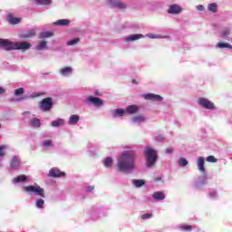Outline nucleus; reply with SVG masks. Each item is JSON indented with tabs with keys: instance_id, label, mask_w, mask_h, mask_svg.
I'll return each instance as SVG.
<instances>
[{
	"instance_id": "79ce46f5",
	"label": "nucleus",
	"mask_w": 232,
	"mask_h": 232,
	"mask_svg": "<svg viewBox=\"0 0 232 232\" xmlns=\"http://www.w3.org/2000/svg\"><path fill=\"white\" fill-rule=\"evenodd\" d=\"M218 160H217V158H215V156H208L207 157V162H218Z\"/></svg>"
},
{
	"instance_id": "2eb2a0df",
	"label": "nucleus",
	"mask_w": 232,
	"mask_h": 232,
	"mask_svg": "<svg viewBox=\"0 0 232 232\" xmlns=\"http://www.w3.org/2000/svg\"><path fill=\"white\" fill-rule=\"evenodd\" d=\"M7 21L10 24H19V23H21V18L14 17L12 14H8Z\"/></svg>"
},
{
	"instance_id": "a18cd8bd",
	"label": "nucleus",
	"mask_w": 232,
	"mask_h": 232,
	"mask_svg": "<svg viewBox=\"0 0 232 232\" xmlns=\"http://www.w3.org/2000/svg\"><path fill=\"white\" fill-rule=\"evenodd\" d=\"M197 10L198 12H204V10H205L204 5H197Z\"/></svg>"
},
{
	"instance_id": "a211bd4d",
	"label": "nucleus",
	"mask_w": 232,
	"mask_h": 232,
	"mask_svg": "<svg viewBox=\"0 0 232 232\" xmlns=\"http://www.w3.org/2000/svg\"><path fill=\"white\" fill-rule=\"evenodd\" d=\"M152 197L155 200H164V198H166V194H164V192L156 191L153 193Z\"/></svg>"
},
{
	"instance_id": "9d476101",
	"label": "nucleus",
	"mask_w": 232,
	"mask_h": 232,
	"mask_svg": "<svg viewBox=\"0 0 232 232\" xmlns=\"http://www.w3.org/2000/svg\"><path fill=\"white\" fill-rule=\"evenodd\" d=\"M86 102H91L94 106H102V104H103V102H102V100H101V98L92 97V96L87 97Z\"/></svg>"
},
{
	"instance_id": "412c9836",
	"label": "nucleus",
	"mask_w": 232,
	"mask_h": 232,
	"mask_svg": "<svg viewBox=\"0 0 232 232\" xmlns=\"http://www.w3.org/2000/svg\"><path fill=\"white\" fill-rule=\"evenodd\" d=\"M26 180H27V178L25 175H20L14 178L13 179V182H14L15 184H19V182H26Z\"/></svg>"
},
{
	"instance_id": "c756f323",
	"label": "nucleus",
	"mask_w": 232,
	"mask_h": 232,
	"mask_svg": "<svg viewBox=\"0 0 232 232\" xmlns=\"http://www.w3.org/2000/svg\"><path fill=\"white\" fill-rule=\"evenodd\" d=\"M43 148L48 149L53 146L52 140H46L42 143Z\"/></svg>"
},
{
	"instance_id": "f03ea898",
	"label": "nucleus",
	"mask_w": 232,
	"mask_h": 232,
	"mask_svg": "<svg viewBox=\"0 0 232 232\" xmlns=\"http://www.w3.org/2000/svg\"><path fill=\"white\" fill-rule=\"evenodd\" d=\"M31 47L32 44L27 42L14 43L8 39L0 38V48L5 50V52H10L12 50H28Z\"/></svg>"
},
{
	"instance_id": "cd10ccee",
	"label": "nucleus",
	"mask_w": 232,
	"mask_h": 232,
	"mask_svg": "<svg viewBox=\"0 0 232 232\" xmlns=\"http://www.w3.org/2000/svg\"><path fill=\"white\" fill-rule=\"evenodd\" d=\"M193 229V226L191 225H181L179 226V230L183 232L191 231Z\"/></svg>"
},
{
	"instance_id": "72a5a7b5",
	"label": "nucleus",
	"mask_w": 232,
	"mask_h": 232,
	"mask_svg": "<svg viewBox=\"0 0 232 232\" xmlns=\"http://www.w3.org/2000/svg\"><path fill=\"white\" fill-rule=\"evenodd\" d=\"M24 93V89L23 87H20L16 90H14V96L19 97V95H23Z\"/></svg>"
},
{
	"instance_id": "3c124183",
	"label": "nucleus",
	"mask_w": 232,
	"mask_h": 232,
	"mask_svg": "<svg viewBox=\"0 0 232 232\" xmlns=\"http://www.w3.org/2000/svg\"><path fill=\"white\" fill-rule=\"evenodd\" d=\"M131 82H132V84H139V80L137 81V80L133 79L131 81Z\"/></svg>"
},
{
	"instance_id": "e433bc0d",
	"label": "nucleus",
	"mask_w": 232,
	"mask_h": 232,
	"mask_svg": "<svg viewBox=\"0 0 232 232\" xmlns=\"http://www.w3.org/2000/svg\"><path fill=\"white\" fill-rule=\"evenodd\" d=\"M35 3H38L39 5H51L52 0H34Z\"/></svg>"
},
{
	"instance_id": "7c9ffc66",
	"label": "nucleus",
	"mask_w": 232,
	"mask_h": 232,
	"mask_svg": "<svg viewBox=\"0 0 232 232\" xmlns=\"http://www.w3.org/2000/svg\"><path fill=\"white\" fill-rule=\"evenodd\" d=\"M133 122H144L146 121V118H144L142 115H138L132 118Z\"/></svg>"
},
{
	"instance_id": "dca6fc26",
	"label": "nucleus",
	"mask_w": 232,
	"mask_h": 232,
	"mask_svg": "<svg viewBox=\"0 0 232 232\" xmlns=\"http://www.w3.org/2000/svg\"><path fill=\"white\" fill-rule=\"evenodd\" d=\"M126 113H129V115H133L134 113H137L139 111V106L137 105H130L125 110Z\"/></svg>"
},
{
	"instance_id": "8fccbe9b",
	"label": "nucleus",
	"mask_w": 232,
	"mask_h": 232,
	"mask_svg": "<svg viewBox=\"0 0 232 232\" xmlns=\"http://www.w3.org/2000/svg\"><path fill=\"white\" fill-rule=\"evenodd\" d=\"M5 92H6V90H5V88L3 87H0V95H3Z\"/></svg>"
},
{
	"instance_id": "6ab92c4d",
	"label": "nucleus",
	"mask_w": 232,
	"mask_h": 232,
	"mask_svg": "<svg viewBox=\"0 0 232 232\" xmlns=\"http://www.w3.org/2000/svg\"><path fill=\"white\" fill-rule=\"evenodd\" d=\"M72 72H73V69L70 66L60 69V73L63 76L70 75Z\"/></svg>"
},
{
	"instance_id": "ea45409f",
	"label": "nucleus",
	"mask_w": 232,
	"mask_h": 232,
	"mask_svg": "<svg viewBox=\"0 0 232 232\" xmlns=\"http://www.w3.org/2000/svg\"><path fill=\"white\" fill-rule=\"evenodd\" d=\"M52 35H53V33L52 32H45V33H42L41 34V37L42 38H48V37H52Z\"/></svg>"
},
{
	"instance_id": "c85d7f7f",
	"label": "nucleus",
	"mask_w": 232,
	"mask_h": 232,
	"mask_svg": "<svg viewBox=\"0 0 232 232\" xmlns=\"http://www.w3.org/2000/svg\"><path fill=\"white\" fill-rule=\"evenodd\" d=\"M103 164L105 168H111V164H113V160L108 157L104 160Z\"/></svg>"
},
{
	"instance_id": "4c0bfd02",
	"label": "nucleus",
	"mask_w": 232,
	"mask_h": 232,
	"mask_svg": "<svg viewBox=\"0 0 232 232\" xmlns=\"http://www.w3.org/2000/svg\"><path fill=\"white\" fill-rule=\"evenodd\" d=\"M178 164L179 166H182V167L188 166V160L181 158L179 160Z\"/></svg>"
},
{
	"instance_id": "1a4fd4ad",
	"label": "nucleus",
	"mask_w": 232,
	"mask_h": 232,
	"mask_svg": "<svg viewBox=\"0 0 232 232\" xmlns=\"http://www.w3.org/2000/svg\"><path fill=\"white\" fill-rule=\"evenodd\" d=\"M143 98H145L146 101H157L159 102L162 101V96L153 93L143 94Z\"/></svg>"
},
{
	"instance_id": "b1692460",
	"label": "nucleus",
	"mask_w": 232,
	"mask_h": 232,
	"mask_svg": "<svg viewBox=\"0 0 232 232\" xmlns=\"http://www.w3.org/2000/svg\"><path fill=\"white\" fill-rule=\"evenodd\" d=\"M124 115V111L123 109H116L112 111V117L117 118V117H122Z\"/></svg>"
},
{
	"instance_id": "c9c22d12",
	"label": "nucleus",
	"mask_w": 232,
	"mask_h": 232,
	"mask_svg": "<svg viewBox=\"0 0 232 232\" xmlns=\"http://www.w3.org/2000/svg\"><path fill=\"white\" fill-rule=\"evenodd\" d=\"M42 95H46V92H33L31 99H37V97H42Z\"/></svg>"
},
{
	"instance_id": "6e6552de",
	"label": "nucleus",
	"mask_w": 232,
	"mask_h": 232,
	"mask_svg": "<svg viewBox=\"0 0 232 232\" xmlns=\"http://www.w3.org/2000/svg\"><path fill=\"white\" fill-rule=\"evenodd\" d=\"M11 169H19L21 168V159L19 156H13L10 162Z\"/></svg>"
},
{
	"instance_id": "f8f14e48",
	"label": "nucleus",
	"mask_w": 232,
	"mask_h": 232,
	"mask_svg": "<svg viewBox=\"0 0 232 232\" xmlns=\"http://www.w3.org/2000/svg\"><path fill=\"white\" fill-rule=\"evenodd\" d=\"M182 12V8L179 5H171L168 10L169 14H173L174 15H177L178 14H180Z\"/></svg>"
},
{
	"instance_id": "f3484780",
	"label": "nucleus",
	"mask_w": 232,
	"mask_h": 232,
	"mask_svg": "<svg viewBox=\"0 0 232 232\" xmlns=\"http://www.w3.org/2000/svg\"><path fill=\"white\" fill-rule=\"evenodd\" d=\"M80 119L81 118L79 117V115L73 114L69 118L68 122H69L70 126H75V124H77L79 122Z\"/></svg>"
},
{
	"instance_id": "37998d69",
	"label": "nucleus",
	"mask_w": 232,
	"mask_h": 232,
	"mask_svg": "<svg viewBox=\"0 0 232 232\" xmlns=\"http://www.w3.org/2000/svg\"><path fill=\"white\" fill-rule=\"evenodd\" d=\"M5 150H6V146H0V157H5Z\"/></svg>"
},
{
	"instance_id": "423d86ee",
	"label": "nucleus",
	"mask_w": 232,
	"mask_h": 232,
	"mask_svg": "<svg viewBox=\"0 0 232 232\" xmlns=\"http://www.w3.org/2000/svg\"><path fill=\"white\" fill-rule=\"evenodd\" d=\"M198 102L199 106L206 108V110H217L215 103L206 98H199Z\"/></svg>"
},
{
	"instance_id": "9b49d317",
	"label": "nucleus",
	"mask_w": 232,
	"mask_h": 232,
	"mask_svg": "<svg viewBox=\"0 0 232 232\" xmlns=\"http://www.w3.org/2000/svg\"><path fill=\"white\" fill-rule=\"evenodd\" d=\"M109 5L111 6H114L115 8H119V10H125L126 8V5L119 0H110Z\"/></svg>"
},
{
	"instance_id": "864d4df0",
	"label": "nucleus",
	"mask_w": 232,
	"mask_h": 232,
	"mask_svg": "<svg viewBox=\"0 0 232 232\" xmlns=\"http://www.w3.org/2000/svg\"><path fill=\"white\" fill-rule=\"evenodd\" d=\"M164 39H169V35L163 36Z\"/></svg>"
},
{
	"instance_id": "ddd939ff",
	"label": "nucleus",
	"mask_w": 232,
	"mask_h": 232,
	"mask_svg": "<svg viewBox=\"0 0 232 232\" xmlns=\"http://www.w3.org/2000/svg\"><path fill=\"white\" fill-rule=\"evenodd\" d=\"M35 34H36L35 29H31L26 33L21 34L20 39H30V37H34Z\"/></svg>"
},
{
	"instance_id": "f257e3e1",
	"label": "nucleus",
	"mask_w": 232,
	"mask_h": 232,
	"mask_svg": "<svg viewBox=\"0 0 232 232\" xmlns=\"http://www.w3.org/2000/svg\"><path fill=\"white\" fill-rule=\"evenodd\" d=\"M137 153L134 150H126L118 158L116 168L121 173H130L135 169Z\"/></svg>"
},
{
	"instance_id": "c03bdc74",
	"label": "nucleus",
	"mask_w": 232,
	"mask_h": 232,
	"mask_svg": "<svg viewBox=\"0 0 232 232\" xmlns=\"http://www.w3.org/2000/svg\"><path fill=\"white\" fill-rule=\"evenodd\" d=\"M151 217H153V214H143V215L141 216V218H142L143 220H146V219H148V218H151Z\"/></svg>"
},
{
	"instance_id": "473e14b6",
	"label": "nucleus",
	"mask_w": 232,
	"mask_h": 232,
	"mask_svg": "<svg viewBox=\"0 0 232 232\" xmlns=\"http://www.w3.org/2000/svg\"><path fill=\"white\" fill-rule=\"evenodd\" d=\"M79 41H81V38H73L67 42V46H75Z\"/></svg>"
},
{
	"instance_id": "13d9d810",
	"label": "nucleus",
	"mask_w": 232,
	"mask_h": 232,
	"mask_svg": "<svg viewBox=\"0 0 232 232\" xmlns=\"http://www.w3.org/2000/svg\"><path fill=\"white\" fill-rule=\"evenodd\" d=\"M0 129H1V124H0Z\"/></svg>"
},
{
	"instance_id": "5701e85b",
	"label": "nucleus",
	"mask_w": 232,
	"mask_h": 232,
	"mask_svg": "<svg viewBox=\"0 0 232 232\" xmlns=\"http://www.w3.org/2000/svg\"><path fill=\"white\" fill-rule=\"evenodd\" d=\"M54 24H57L59 26H68L70 24V20L68 19H60L54 23Z\"/></svg>"
},
{
	"instance_id": "49530a36",
	"label": "nucleus",
	"mask_w": 232,
	"mask_h": 232,
	"mask_svg": "<svg viewBox=\"0 0 232 232\" xmlns=\"http://www.w3.org/2000/svg\"><path fill=\"white\" fill-rule=\"evenodd\" d=\"M209 197H210L211 198H215V197H218V194H217V192L213 191V192H210V193H209Z\"/></svg>"
},
{
	"instance_id": "4be33fe9",
	"label": "nucleus",
	"mask_w": 232,
	"mask_h": 232,
	"mask_svg": "<svg viewBox=\"0 0 232 232\" xmlns=\"http://www.w3.org/2000/svg\"><path fill=\"white\" fill-rule=\"evenodd\" d=\"M198 168L199 171H206V167H204V159L202 157H199L198 160Z\"/></svg>"
},
{
	"instance_id": "a878e982",
	"label": "nucleus",
	"mask_w": 232,
	"mask_h": 232,
	"mask_svg": "<svg viewBox=\"0 0 232 232\" xmlns=\"http://www.w3.org/2000/svg\"><path fill=\"white\" fill-rule=\"evenodd\" d=\"M52 126L53 128H58V126H64V120L63 119H58L56 121H53Z\"/></svg>"
},
{
	"instance_id": "09e8293b",
	"label": "nucleus",
	"mask_w": 232,
	"mask_h": 232,
	"mask_svg": "<svg viewBox=\"0 0 232 232\" xmlns=\"http://www.w3.org/2000/svg\"><path fill=\"white\" fill-rule=\"evenodd\" d=\"M165 153H173V148L166 149Z\"/></svg>"
},
{
	"instance_id": "a19ab883",
	"label": "nucleus",
	"mask_w": 232,
	"mask_h": 232,
	"mask_svg": "<svg viewBox=\"0 0 232 232\" xmlns=\"http://www.w3.org/2000/svg\"><path fill=\"white\" fill-rule=\"evenodd\" d=\"M46 41H43L41 42L38 45H37V50H44V48L46 46Z\"/></svg>"
},
{
	"instance_id": "20e7f679",
	"label": "nucleus",
	"mask_w": 232,
	"mask_h": 232,
	"mask_svg": "<svg viewBox=\"0 0 232 232\" xmlns=\"http://www.w3.org/2000/svg\"><path fill=\"white\" fill-rule=\"evenodd\" d=\"M24 191L26 193H34V195H37L38 197H42V198H44V188H41L40 186H25L24 187Z\"/></svg>"
},
{
	"instance_id": "58836bf2",
	"label": "nucleus",
	"mask_w": 232,
	"mask_h": 232,
	"mask_svg": "<svg viewBox=\"0 0 232 232\" xmlns=\"http://www.w3.org/2000/svg\"><path fill=\"white\" fill-rule=\"evenodd\" d=\"M229 34H231V29L225 28L222 31V37H227V35H229Z\"/></svg>"
},
{
	"instance_id": "2f4dec72",
	"label": "nucleus",
	"mask_w": 232,
	"mask_h": 232,
	"mask_svg": "<svg viewBox=\"0 0 232 232\" xmlns=\"http://www.w3.org/2000/svg\"><path fill=\"white\" fill-rule=\"evenodd\" d=\"M132 184H134V186L136 188H141V186H144V180L143 179H134L132 181Z\"/></svg>"
},
{
	"instance_id": "aec40b11",
	"label": "nucleus",
	"mask_w": 232,
	"mask_h": 232,
	"mask_svg": "<svg viewBox=\"0 0 232 232\" xmlns=\"http://www.w3.org/2000/svg\"><path fill=\"white\" fill-rule=\"evenodd\" d=\"M216 48H220V49L227 48V50H232V45L227 43L219 42L217 44Z\"/></svg>"
},
{
	"instance_id": "603ef678",
	"label": "nucleus",
	"mask_w": 232,
	"mask_h": 232,
	"mask_svg": "<svg viewBox=\"0 0 232 232\" xmlns=\"http://www.w3.org/2000/svg\"><path fill=\"white\" fill-rule=\"evenodd\" d=\"M155 182H159V180H162V178H154Z\"/></svg>"
},
{
	"instance_id": "5fc2aeb1",
	"label": "nucleus",
	"mask_w": 232,
	"mask_h": 232,
	"mask_svg": "<svg viewBox=\"0 0 232 232\" xmlns=\"http://www.w3.org/2000/svg\"><path fill=\"white\" fill-rule=\"evenodd\" d=\"M156 37H159V36H155V35L150 36L151 39H156Z\"/></svg>"
},
{
	"instance_id": "39448f33",
	"label": "nucleus",
	"mask_w": 232,
	"mask_h": 232,
	"mask_svg": "<svg viewBox=\"0 0 232 232\" xmlns=\"http://www.w3.org/2000/svg\"><path fill=\"white\" fill-rule=\"evenodd\" d=\"M53 107V101L50 97L44 98L39 102V109L42 111H50V110H52Z\"/></svg>"
},
{
	"instance_id": "4468645a",
	"label": "nucleus",
	"mask_w": 232,
	"mask_h": 232,
	"mask_svg": "<svg viewBox=\"0 0 232 232\" xmlns=\"http://www.w3.org/2000/svg\"><path fill=\"white\" fill-rule=\"evenodd\" d=\"M144 35L140 34H131V35H129L125 41L126 43H131V41H139V39H142Z\"/></svg>"
},
{
	"instance_id": "393cba45",
	"label": "nucleus",
	"mask_w": 232,
	"mask_h": 232,
	"mask_svg": "<svg viewBox=\"0 0 232 232\" xmlns=\"http://www.w3.org/2000/svg\"><path fill=\"white\" fill-rule=\"evenodd\" d=\"M208 8L209 12H212V14H217V12L218 11V6L215 3L209 4L208 5Z\"/></svg>"
},
{
	"instance_id": "7ed1b4c3",
	"label": "nucleus",
	"mask_w": 232,
	"mask_h": 232,
	"mask_svg": "<svg viewBox=\"0 0 232 232\" xmlns=\"http://www.w3.org/2000/svg\"><path fill=\"white\" fill-rule=\"evenodd\" d=\"M144 156L146 159L147 168H153V166L157 164V159H159L157 150L150 147H146Z\"/></svg>"
},
{
	"instance_id": "4d7b16f0",
	"label": "nucleus",
	"mask_w": 232,
	"mask_h": 232,
	"mask_svg": "<svg viewBox=\"0 0 232 232\" xmlns=\"http://www.w3.org/2000/svg\"><path fill=\"white\" fill-rule=\"evenodd\" d=\"M25 113V115H30V112H24Z\"/></svg>"
},
{
	"instance_id": "f704fd0d",
	"label": "nucleus",
	"mask_w": 232,
	"mask_h": 232,
	"mask_svg": "<svg viewBox=\"0 0 232 232\" xmlns=\"http://www.w3.org/2000/svg\"><path fill=\"white\" fill-rule=\"evenodd\" d=\"M35 206H36V208L43 209L44 208V201L40 198V199L36 200Z\"/></svg>"
},
{
	"instance_id": "bb28decb",
	"label": "nucleus",
	"mask_w": 232,
	"mask_h": 232,
	"mask_svg": "<svg viewBox=\"0 0 232 232\" xmlns=\"http://www.w3.org/2000/svg\"><path fill=\"white\" fill-rule=\"evenodd\" d=\"M30 124L34 128H41V121L37 118H34L33 120H30Z\"/></svg>"
},
{
	"instance_id": "6e6d98bb",
	"label": "nucleus",
	"mask_w": 232,
	"mask_h": 232,
	"mask_svg": "<svg viewBox=\"0 0 232 232\" xmlns=\"http://www.w3.org/2000/svg\"><path fill=\"white\" fill-rule=\"evenodd\" d=\"M18 102L24 101V98L17 99Z\"/></svg>"
},
{
	"instance_id": "de8ad7c7",
	"label": "nucleus",
	"mask_w": 232,
	"mask_h": 232,
	"mask_svg": "<svg viewBox=\"0 0 232 232\" xmlns=\"http://www.w3.org/2000/svg\"><path fill=\"white\" fill-rule=\"evenodd\" d=\"M93 189H95V187L90 186V187L87 188L86 191H87L88 193H90V191H93Z\"/></svg>"
},
{
	"instance_id": "0eeeda50",
	"label": "nucleus",
	"mask_w": 232,
	"mask_h": 232,
	"mask_svg": "<svg viewBox=\"0 0 232 232\" xmlns=\"http://www.w3.org/2000/svg\"><path fill=\"white\" fill-rule=\"evenodd\" d=\"M64 175H66V173L61 171L59 169L57 168H53L49 170L48 173V177H53V179H57L59 177H64Z\"/></svg>"
}]
</instances>
